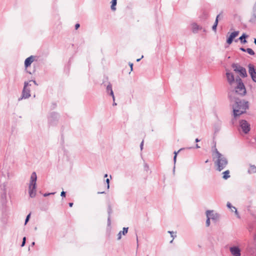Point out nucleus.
I'll list each match as a JSON object with an SVG mask.
<instances>
[{
    "mask_svg": "<svg viewBox=\"0 0 256 256\" xmlns=\"http://www.w3.org/2000/svg\"><path fill=\"white\" fill-rule=\"evenodd\" d=\"M128 228H124L122 229V230L120 231L118 234V240H120L122 238V235H126L128 232Z\"/></svg>",
    "mask_w": 256,
    "mask_h": 256,
    "instance_id": "15",
    "label": "nucleus"
},
{
    "mask_svg": "<svg viewBox=\"0 0 256 256\" xmlns=\"http://www.w3.org/2000/svg\"><path fill=\"white\" fill-rule=\"evenodd\" d=\"M200 141V139H198V138H196L195 140V142H199Z\"/></svg>",
    "mask_w": 256,
    "mask_h": 256,
    "instance_id": "44",
    "label": "nucleus"
},
{
    "mask_svg": "<svg viewBox=\"0 0 256 256\" xmlns=\"http://www.w3.org/2000/svg\"><path fill=\"white\" fill-rule=\"evenodd\" d=\"M26 242V237H24L23 238H22V244H21V246L22 247L24 246L25 245Z\"/></svg>",
    "mask_w": 256,
    "mask_h": 256,
    "instance_id": "34",
    "label": "nucleus"
},
{
    "mask_svg": "<svg viewBox=\"0 0 256 256\" xmlns=\"http://www.w3.org/2000/svg\"><path fill=\"white\" fill-rule=\"evenodd\" d=\"M55 194V192L45 193L44 194V196L46 197V196H48L50 194Z\"/></svg>",
    "mask_w": 256,
    "mask_h": 256,
    "instance_id": "36",
    "label": "nucleus"
},
{
    "mask_svg": "<svg viewBox=\"0 0 256 256\" xmlns=\"http://www.w3.org/2000/svg\"><path fill=\"white\" fill-rule=\"evenodd\" d=\"M174 169H175V166H174Z\"/></svg>",
    "mask_w": 256,
    "mask_h": 256,
    "instance_id": "57",
    "label": "nucleus"
},
{
    "mask_svg": "<svg viewBox=\"0 0 256 256\" xmlns=\"http://www.w3.org/2000/svg\"><path fill=\"white\" fill-rule=\"evenodd\" d=\"M220 126L219 124H218V126H215V128H214V132L215 133H216L220 131Z\"/></svg>",
    "mask_w": 256,
    "mask_h": 256,
    "instance_id": "30",
    "label": "nucleus"
},
{
    "mask_svg": "<svg viewBox=\"0 0 256 256\" xmlns=\"http://www.w3.org/2000/svg\"><path fill=\"white\" fill-rule=\"evenodd\" d=\"M226 76L229 84L232 88H234V90H236V88L239 86L240 84H244L242 80L240 77L236 78V80L234 74L232 72H227L226 73Z\"/></svg>",
    "mask_w": 256,
    "mask_h": 256,
    "instance_id": "3",
    "label": "nucleus"
},
{
    "mask_svg": "<svg viewBox=\"0 0 256 256\" xmlns=\"http://www.w3.org/2000/svg\"><path fill=\"white\" fill-rule=\"evenodd\" d=\"M192 31L194 33L196 34L198 32L199 30L202 29V27H200L196 23H194L192 24Z\"/></svg>",
    "mask_w": 256,
    "mask_h": 256,
    "instance_id": "17",
    "label": "nucleus"
},
{
    "mask_svg": "<svg viewBox=\"0 0 256 256\" xmlns=\"http://www.w3.org/2000/svg\"><path fill=\"white\" fill-rule=\"evenodd\" d=\"M106 92L112 96L113 100H115L114 92L112 90V86L110 84H109L106 86Z\"/></svg>",
    "mask_w": 256,
    "mask_h": 256,
    "instance_id": "16",
    "label": "nucleus"
},
{
    "mask_svg": "<svg viewBox=\"0 0 256 256\" xmlns=\"http://www.w3.org/2000/svg\"><path fill=\"white\" fill-rule=\"evenodd\" d=\"M108 174H105L104 176V177L106 178V177H108Z\"/></svg>",
    "mask_w": 256,
    "mask_h": 256,
    "instance_id": "52",
    "label": "nucleus"
},
{
    "mask_svg": "<svg viewBox=\"0 0 256 256\" xmlns=\"http://www.w3.org/2000/svg\"><path fill=\"white\" fill-rule=\"evenodd\" d=\"M111 4H112V5H111V10H112V11H115L116 10V4H117V0H112V2H111Z\"/></svg>",
    "mask_w": 256,
    "mask_h": 256,
    "instance_id": "25",
    "label": "nucleus"
},
{
    "mask_svg": "<svg viewBox=\"0 0 256 256\" xmlns=\"http://www.w3.org/2000/svg\"><path fill=\"white\" fill-rule=\"evenodd\" d=\"M68 204H69V206H70V207H72V206H73V203H72V202H70V203Z\"/></svg>",
    "mask_w": 256,
    "mask_h": 256,
    "instance_id": "45",
    "label": "nucleus"
},
{
    "mask_svg": "<svg viewBox=\"0 0 256 256\" xmlns=\"http://www.w3.org/2000/svg\"><path fill=\"white\" fill-rule=\"evenodd\" d=\"M142 58H143V56H142L141 58L137 59L136 61L139 62Z\"/></svg>",
    "mask_w": 256,
    "mask_h": 256,
    "instance_id": "46",
    "label": "nucleus"
},
{
    "mask_svg": "<svg viewBox=\"0 0 256 256\" xmlns=\"http://www.w3.org/2000/svg\"><path fill=\"white\" fill-rule=\"evenodd\" d=\"M249 174H254L256 172V166L254 165H250V168L248 171Z\"/></svg>",
    "mask_w": 256,
    "mask_h": 256,
    "instance_id": "22",
    "label": "nucleus"
},
{
    "mask_svg": "<svg viewBox=\"0 0 256 256\" xmlns=\"http://www.w3.org/2000/svg\"><path fill=\"white\" fill-rule=\"evenodd\" d=\"M254 43L256 45V38H254Z\"/></svg>",
    "mask_w": 256,
    "mask_h": 256,
    "instance_id": "51",
    "label": "nucleus"
},
{
    "mask_svg": "<svg viewBox=\"0 0 256 256\" xmlns=\"http://www.w3.org/2000/svg\"><path fill=\"white\" fill-rule=\"evenodd\" d=\"M238 73L242 78H246L248 76L246 69L244 68L238 70Z\"/></svg>",
    "mask_w": 256,
    "mask_h": 256,
    "instance_id": "18",
    "label": "nucleus"
},
{
    "mask_svg": "<svg viewBox=\"0 0 256 256\" xmlns=\"http://www.w3.org/2000/svg\"><path fill=\"white\" fill-rule=\"evenodd\" d=\"M232 68L234 69V70L236 72H238V70H240L241 68H243L244 67L240 66L239 64H232Z\"/></svg>",
    "mask_w": 256,
    "mask_h": 256,
    "instance_id": "19",
    "label": "nucleus"
},
{
    "mask_svg": "<svg viewBox=\"0 0 256 256\" xmlns=\"http://www.w3.org/2000/svg\"><path fill=\"white\" fill-rule=\"evenodd\" d=\"M7 192H2L0 194V202L2 206H6L8 202Z\"/></svg>",
    "mask_w": 256,
    "mask_h": 256,
    "instance_id": "12",
    "label": "nucleus"
},
{
    "mask_svg": "<svg viewBox=\"0 0 256 256\" xmlns=\"http://www.w3.org/2000/svg\"><path fill=\"white\" fill-rule=\"evenodd\" d=\"M206 214V217L210 218V219L214 222H217L220 218V215L218 213L214 212L213 210H208Z\"/></svg>",
    "mask_w": 256,
    "mask_h": 256,
    "instance_id": "7",
    "label": "nucleus"
},
{
    "mask_svg": "<svg viewBox=\"0 0 256 256\" xmlns=\"http://www.w3.org/2000/svg\"><path fill=\"white\" fill-rule=\"evenodd\" d=\"M248 72L252 78V80L256 82V72L254 69V66L252 64L248 65Z\"/></svg>",
    "mask_w": 256,
    "mask_h": 256,
    "instance_id": "9",
    "label": "nucleus"
},
{
    "mask_svg": "<svg viewBox=\"0 0 256 256\" xmlns=\"http://www.w3.org/2000/svg\"><path fill=\"white\" fill-rule=\"evenodd\" d=\"M248 35L246 34H243L238 38V40L240 41L242 44H246L247 42V40H246V38L248 37Z\"/></svg>",
    "mask_w": 256,
    "mask_h": 256,
    "instance_id": "20",
    "label": "nucleus"
},
{
    "mask_svg": "<svg viewBox=\"0 0 256 256\" xmlns=\"http://www.w3.org/2000/svg\"><path fill=\"white\" fill-rule=\"evenodd\" d=\"M223 176H222V178L224 180H227L228 178H229L230 177V171L228 170H226L225 172H224L223 173Z\"/></svg>",
    "mask_w": 256,
    "mask_h": 256,
    "instance_id": "26",
    "label": "nucleus"
},
{
    "mask_svg": "<svg viewBox=\"0 0 256 256\" xmlns=\"http://www.w3.org/2000/svg\"><path fill=\"white\" fill-rule=\"evenodd\" d=\"M172 242H173V240H172L170 242V243H172Z\"/></svg>",
    "mask_w": 256,
    "mask_h": 256,
    "instance_id": "56",
    "label": "nucleus"
},
{
    "mask_svg": "<svg viewBox=\"0 0 256 256\" xmlns=\"http://www.w3.org/2000/svg\"><path fill=\"white\" fill-rule=\"evenodd\" d=\"M8 182H4L0 184V188L2 192H7Z\"/></svg>",
    "mask_w": 256,
    "mask_h": 256,
    "instance_id": "24",
    "label": "nucleus"
},
{
    "mask_svg": "<svg viewBox=\"0 0 256 256\" xmlns=\"http://www.w3.org/2000/svg\"><path fill=\"white\" fill-rule=\"evenodd\" d=\"M8 174H9V173H8V177L9 176Z\"/></svg>",
    "mask_w": 256,
    "mask_h": 256,
    "instance_id": "58",
    "label": "nucleus"
},
{
    "mask_svg": "<svg viewBox=\"0 0 256 256\" xmlns=\"http://www.w3.org/2000/svg\"><path fill=\"white\" fill-rule=\"evenodd\" d=\"M230 209H231L232 211V212L234 210V208H230Z\"/></svg>",
    "mask_w": 256,
    "mask_h": 256,
    "instance_id": "54",
    "label": "nucleus"
},
{
    "mask_svg": "<svg viewBox=\"0 0 256 256\" xmlns=\"http://www.w3.org/2000/svg\"><path fill=\"white\" fill-rule=\"evenodd\" d=\"M104 192H98V194H104Z\"/></svg>",
    "mask_w": 256,
    "mask_h": 256,
    "instance_id": "48",
    "label": "nucleus"
},
{
    "mask_svg": "<svg viewBox=\"0 0 256 256\" xmlns=\"http://www.w3.org/2000/svg\"><path fill=\"white\" fill-rule=\"evenodd\" d=\"M106 182L107 184V188L108 189L110 188V179L109 178H107L106 180Z\"/></svg>",
    "mask_w": 256,
    "mask_h": 256,
    "instance_id": "35",
    "label": "nucleus"
},
{
    "mask_svg": "<svg viewBox=\"0 0 256 256\" xmlns=\"http://www.w3.org/2000/svg\"><path fill=\"white\" fill-rule=\"evenodd\" d=\"M238 31H235L232 32L229 37L227 38L226 42L228 44H230L232 43L234 38L236 36H238Z\"/></svg>",
    "mask_w": 256,
    "mask_h": 256,
    "instance_id": "11",
    "label": "nucleus"
},
{
    "mask_svg": "<svg viewBox=\"0 0 256 256\" xmlns=\"http://www.w3.org/2000/svg\"><path fill=\"white\" fill-rule=\"evenodd\" d=\"M80 24H76V25H75L76 30L80 28Z\"/></svg>",
    "mask_w": 256,
    "mask_h": 256,
    "instance_id": "38",
    "label": "nucleus"
},
{
    "mask_svg": "<svg viewBox=\"0 0 256 256\" xmlns=\"http://www.w3.org/2000/svg\"><path fill=\"white\" fill-rule=\"evenodd\" d=\"M246 52H247L248 54H250V55H254V51L252 48H246Z\"/></svg>",
    "mask_w": 256,
    "mask_h": 256,
    "instance_id": "29",
    "label": "nucleus"
},
{
    "mask_svg": "<svg viewBox=\"0 0 256 256\" xmlns=\"http://www.w3.org/2000/svg\"><path fill=\"white\" fill-rule=\"evenodd\" d=\"M35 244V242H32L31 244L32 246H34V245Z\"/></svg>",
    "mask_w": 256,
    "mask_h": 256,
    "instance_id": "50",
    "label": "nucleus"
},
{
    "mask_svg": "<svg viewBox=\"0 0 256 256\" xmlns=\"http://www.w3.org/2000/svg\"><path fill=\"white\" fill-rule=\"evenodd\" d=\"M30 214H28L26 217V218L25 220V223L24 224H27V222H28L29 220V219H30Z\"/></svg>",
    "mask_w": 256,
    "mask_h": 256,
    "instance_id": "33",
    "label": "nucleus"
},
{
    "mask_svg": "<svg viewBox=\"0 0 256 256\" xmlns=\"http://www.w3.org/2000/svg\"><path fill=\"white\" fill-rule=\"evenodd\" d=\"M37 180L36 172H33L30 176V180L28 186V192L30 196L34 198L36 194V182Z\"/></svg>",
    "mask_w": 256,
    "mask_h": 256,
    "instance_id": "4",
    "label": "nucleus"
},
{
    "mask_svg": "<svg viewBox=\"0 0 256 256\" xmlns=\"http://www.w3.org/2000/svg\"><path fill=\"white\" fill-rule=\"evenodd\" d=\"M256 20V11H253L252 17L250 19V22H255Z\"/></svg>",
    "mask_w": 256,
    "mask_h": 256,
    "instance_id": "27",
    "label": "nucleus"
},
{
    "mask_svg": "<svg viewBox=\"0 0 256 256\" xmlns=\"http://www.w3.org/2000/svg\"><path fill=\"white\" fill-rule=\"evenodd\" d=\"M220 14H218L216 17V20H215V22L212 27V30H214V32L216 31V27L218 26V18H220Z\"/></svg>",
    "mask_w": 256,
    "mask_h": 256,
    "instance_id": "21",
    "label": "nucleus"
},
{
    "mask_svg": "<svg viewBox=\"0 0 256 256\" xmlns=\"http://www.w3.org/2000/svg\"><path fill=\"white\" fill-rule=\"evenodd\" d=\"M254 239L255 242H256V234L254 236Z\"/></svg>",
    "mask_w": 256,
    "mask_h": 256,
    "instance_id": "53",
    "label": "nucleus"
},
{
    "mask_svg": "<svg viewBox=\"0 0 256 256\" xmlns=\"http://www.w3.org/2000/svg\"><path fill=\"white\" fill-rule=\"evenodd\" d=\"M210 218L208 217H206V226H210Z\"/></svg>",
    "mask_w": 256,
    "mask_h": 256,
    "instance_id": "31",
    "label": "nucleus"
},
{
    "mask_svg": "<svg viewBox=\"0 0 256 256\" xmlns=\"http://www.w3.org/2000/svg\"><path fill=\"white\" fill-rule=\"evenodd\" d=\"M31 84L27 82H24V86L22 92V97L19 98V100L22 98H28L30 96V90L28 87L30 86Z\"/></svg>",
    "mask_w": 256,
    "mask_h": 256,
    "instance_id": "6",
    "label": "nucleus"
},
{
    "mask_svg": "<svg viewBox=\"0 0 256 256\" xmlns=\"http://www.w3.org/2000/svg\"><path fill=\"white\" fill-rule=\"evenodd\" d=\"M236 90H230L228 96L232 105L234 118L246 112L248 108V102L240 99L238 96H244L246 94V89L244 84H240Z\"/></svg>",
    "mask_w": 256,
    "mask_h": 256,
    "instance_id": "1",
    "label": "nucleus"
},
{
    "mask_svg": "<svg viewBox=\"0 0 256 256\" xmlns=\"http://www.w3.org/2000/svg\"><path fill=\"white\" fill-rule=\"evenodd\" d=\"M60 196L62 197L66 196V192L64 191L61 192Z\"/></svg>",
    "mask_w": 256,
    "mask_h": 256,
    "instance_id": "37",
    "label": "nucleus"
},
{
    "mask_svg": "<svg viewBox=\"0 0 256 256\" xmlns=\"http://www.w3.org/2000/svg\"><path fill=\"white\" fill-rule=\"evenodd\" d=\"M240 50H242V52H246V48H242V47L240 48Z\"/></svg>",
    "mask_w": 256,
    "mask_h": 256,
    "instance_id": "41",
    "label": "nucleus"
},
{
    "mask_svg": "<svg viewBox=\"0 0 256 256\" xmlns=\"http://www.w3.org/2000/svg\"><path fill=\"white\" fill-rule=\"evenodd\" d=\"M143 146H144V141H142L140 144V150H142V148H143Z\"/></svg>",
    "mask_w": 256,
    "mask_h": 256,
    "instance_id": "40",
    "label": "nucleus"
},
{
    "mask_svg": "<svg viewBox=\"0 0 256 256\" xmlns=\"http://www.w3.org/2000/svg\"><path fill=\"white\" fill-rule=\"evenodd\" d=\"M230 251L234 256H240V250L237 246H233L230 248Z\"/></svg>",
    "mask_w": 256,
    "mask_h": 256,
    "instance_id": "10",
    "label": "nucleus"
},
{
    "mask_svg": "<svg viewBox=\"0 0 256 256\" xmlns=\"http://www.w3.org/2000/svg\"><path fill=\"white\" fill-rule=\"evenodd\" d=\"M226 206L229 208H234V212L235 214H236L238 218H240V216L238 214V210H237L236 208V207L233 206L230 202H227Z\"/></svg>",
    "mask_w": 256,
    "mask_h": 256,
    "instance_id": "23",
    "label": "nucleus"
},
{
    "mask_svg": "<svg viewBox=\"0 0 256 256\" xmlns=\"http://www.w3.org/2000/svg\"><path fill=\"white\" fill-rule=\"evenodd\" d=\"M184 148H182L180 149L178 152H176V151H174V164H175L176 162V156H177V155L178 154V152L181 151Z\"/></svg>",
    "mask_w": 256,
    "mask_h": 256,
    "instance_id": "28",
    "label": "nucleus"
},
{
    "mask_svg": "<svg viewBox=\"0 0 256 256\" xmlns=\"http://www.w3.org/2000/svg\"><path fill=\"white\" fill-rule=\"evenodd\" d=\"M213 158L214 160V164L216 170L220 172L224 170L228 164V160L226 157L220 154L218 150L215 148L212 154Z\"/></svg>",
    "mask_w": 256,
    "mask_h": 256,
    "instance_id": "2",
    "label": "nucleus"
},
{
    "mask_svg": "<svg viewBox=\"0 0 256 256\" xmlns=\"http://www.w3.org/2000/svg\"><path fill=\"white\" fill-rule=\"evenodd\" d=\"M168 232L170 234V236L173 238V239L176 236V233H174V232L168 231Z\"/></svg>",
    "mask_w": 256,
    "mask_h": 256,
    "instance_id": "32",
    "label": "nucleus"
},
{
    "mask_svg": "<svg viewBox=\"0 0 256 256\" xmlns=\"http://www.w3.org/2000/svg\"><path fill=\"white\" fill-rule=\"evenodd\" d=\"M129 66H130V70L132 71V66H133V64L132 63V62H129Z\"/></svg>",
    "mask_w": 256,
    "mask_h": 256,
    "instance_id": "39",
    "label": "nucleus"
},
{
    "mask_svg": "<svg viewBox=\"0 0 256 256\" xmlns=\"http://www.w3.org/2000/svg\"><path fill=\"white\" fill-rule=\"evenodd\" d=\"M208 162V160H207L205 162H206V163H207Z\"/></svg>",
    "mask_w": 256,
    "mask_h": 256,
    "instance_id": "55",
    "label": "nucleus"
},
{
    "mask_svg": "<svg viewBox=\"0 0 256 256\" xmlns=\"http://www.w3.org/2000/svg\"><path fill=\"white\" fill-rule=\"evenodd\" d=\"M253 11L256 12V2L253 7Z\"/></svg>",
    "mask_w": 256,
    "mask_h": 256,
    "instance_id": "43",
    "label": "nucleus"
},
{
    "mask_svg": "<svg viewBox=\"0 0 256 256\" xmlns=\"http://www.w3.org/2000/svg\"><path fill=\"white\" fill-rule=\"evenodd\" d=\"M117 104L114 102V103L112 104L113 106H116Z\"/></svg>",
    "mask_w": 256,
    "mask_h": 256,
    "instance_id": "49",
    "label": "nucleus"
},
{
    "mask_svg": "<svg viewBox=\"0 0 256 256\" xmlns=\"http://www.w3.org/2000/svg\"><path fill=\"white\" fill-rule=\"evenodd\" d=\"M112 212V210L110 204H108V226H110L111 224V220L110 217L111 214Z\"/></svg>",
    "mask_w": 256,
    "mask_h": 256,
    "instance_id": "14",
    "label": "nucleus"
},
{
    "mask_svg": "<svg viewBox=\"0 0 256 256\" xmlns=\"http://www.w3.org/2000/svg\"><path fill=\"white\" fill-rule=\"evenodd\" d=\"M59 118V114L56 112L50 114L48 116V122L50 126H53L56 124Z\"/></svg>",
    "mask_w": 256,
    "mask_h": 256,
    "instance_id": "5",
    "label": "nucleus"
},
{
    "mask_svg": "<svg viewBox=\"0 0 256 256\" xmlns=\"http://www.w3.org/2000/svg\"><path fill=\"white\" fill-rule=\"evenodd\" d=\"M31 82H34V84L36 85V86H38V84H37L36 82V80H30L28 82L29 84Z\"/></svg>",
    "mask_w": 256,
    "mask_h": 256,
    "instance_id": "42",
    "label": "nucleus"
},
{
    "mask_svg": "<svg viewBox=\"0 0 256 256\" xmlns=\"http://www.w3.org/2000/svg\"><path fill=\"white\" fill-rule=\"evenodd\" d=\"M240 126L242 129V132L246 134H248L250 130V124L246 120H240Z\"/></svg>",
    "mask_w": 256,
    "mask_h": 256,
    "instance_id": "8",
    "label": "nucleus"
},
{
    "mask_svg": "<svg viewBox=\"0 0 256 256\" xmlns=\"http://www.w3.org/2000/svg\"><path fill=\"white\" fill-rule=\"evenodd\" d=\"M35 58L34 56H31L26 59L24 61V66L26 68L30 66L34 60Z\"/></svg>",
    "mask_w": 256,
    "mask_h": 256,
    "instance_id": "13",
    "label": "nucleus"
},
{
    "mask_svg": "<svg viewBox=\"0 0 256 256\" xmlns=\"http://www.w3.org/2000/svg\"><path fill=\"white\" fill-rule=\"evenodd\" d=\"M196 148H200V146H198V144H196Z\"/></svg>",
    "mask_w": 256,
    "mask_h": 256,
    "instance_id": "47",
    "label": "nucleus"
}]
</instances>
